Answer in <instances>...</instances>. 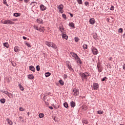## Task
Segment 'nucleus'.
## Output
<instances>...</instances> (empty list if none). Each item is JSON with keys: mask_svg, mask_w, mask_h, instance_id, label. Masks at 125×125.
<instances>
[{"mask_svg": "<svg viewBox=\"0 0 125 125\" xmlns=\"http://www.w3.org/2000/svg\"><path fill=\"white\" fill-rule=\"evenodd\" d=\"M62 18L64 19L65 20H66V19H67V17L66 16V15L65 14H62Z\"/></svg>", "mask_w": 125, "mask_h": 125, "instance_id": "41", "label": "nucleus"}, {"mask_svg": "<svg viewBox=\"0 0 125 125\" xmlns=\"http://www.w3.org/2000/svg\"><path fill=\"white\" fill-rule=\"evenodd\" d=\"M40 9L42 11H44L46 9V7L43 4L40 5Z\"/></svg>", "mask_w": 125, "mask_h": 125, "instance_id": "12", "label": "nucleus"}, {"mask_svg": "<svg viewBox=\"0 0 125 125\" xmlns=\"http://www.w3.org/2000/svg\"><path fill=\"white\" fill-rule=\"evenodd\" d=\"M20 15H21V14L20 13H15L13 14V16H15V17H19V16H20Z\"/></svg>", "mask_w": 125, "mask_h": 125, "instance_id": "23", "label": "nucleus"}, {"mask_svg": "<svg viewBox=\"0 0 125 125\" xmlns=\"http://www.w3.org/2000/svg\"><path fill=\"white\" fill-rule=\"evenodd\" d=\"M14 50L15 52H19L20 51V47L18 46H16L14 48Z\"/></svg>", "mask_w": 125, "mask_h": 125, "instance_id": "11", "label": "nucleus"}, {"mask_svg": "<svg viewBox=\"0 0 125 125\" xmlns=\"http://www.w3.org/2000/svg\"><path fill=\"white\" fill-rule=\"evenodd\" d=\"M3 0V4H6V0Z\"/></svg>", "mask_w": 125, "mask_h": 125, "instance_id": "55", "label": "nucleus"}, {"mask_svg": "<svg viewBox=\"0 0 125 125\" xmlns=\"http://www.w3.org/2000/svg\"><path fill=\"white\" fill-rule=\"evenodd\" d=\"M84 4L85 6H89V2H88V1H85Z\"/></svg>", "mask_w": 125, "mask_h": 125, "instance_id": "42", "label": "nucleus"}, {"mask_svg": "<svg viewBox=\"0 0 125 125\" xmlns=\"http://www.w3.org/2000/svg\"><path fill=\"white\" fill-rule=\"evenodd\" d=\"M93 87L94 90H97L99 88V84L98 83H93Z\"/></svg>", "mask_w": 125, "mask_h": 125, "instance_id": "6", "label": "nucleus"}, {"mask_svg": "<svg viewBox=\"0 0 125 125\" xmlns=\"http://www.w3.org/2000/svg\"><path fill=\"white\" fill-rule=\"evenodd\" d=\"M123 37L124 39H125V33L124 34H123Z\"/></svg>", "mask_w": 125, "mask_h": 125, "instance_id": "62", "label": "nucleus"}, {"mask_svg": "<svg viewBox=\"0 0 125 125\" xmlns=\"http://www.w3.org/2000/svg\"><path fill=\"white\" fill-rule=\"evenodd\" d=\"M3 45L5 46V47H6V48H8V47H9V44L7 42L3 43Z\"/></svg>", "mask_w": 125, "mask_h": 125, "instance_id": "22", "label": "nucleus"}, {"mask_svg": "<svg viewBox=\"0 0 125 125\" xmlns=\"http://www.w3.org/2000/svg\"><path fill=\"white\" fill-rule=\"evenodd\" d=\"M29 70H30V71H32V72H35L36 68H35V67H34V66L30 65V66H29Z\"/></svg>", "mask_w": 125, "mask_h": 125, "instance_id": "16", "label": "nucleus"}, {"mask_svg": "<svg viewBox=\"0 0 125 125\" xmlns=\"http://www.w3.org/2000/svg\"><path fill=\"white\" fill-rule=\"evenodd\" d=\"M69 26L71 28H75V24L73 22L69 23Z\"/></svg>", "mask_w": 125, "mask_h": 125, "instance_id": "31", "label": "nucleus"}, {"mask_svg": "<svg viewBox=\"0 0 125 125\" xmlns=\"http://www.w3.org/2000/svg\"><path fill=\"white\" fill-rule=\"evenodd\" d=\"M36 70L38 72H40V70H41V68H40V65L36 66Z\"/></svg>", "mask_w": 125, "mask_h": 125, "instance_id": "38", "label": "nucleus"}, {"mask_svg": "<svg viewBox=\"0 0 125 125\" xmlns=\"http://www.w3.org/2000/svg\"><path fill=\"white\" fill-rule=\"evenodd\" d=\"M68 14H69L70 15L71 17H74V14H73L70 12L68 13Z\"/></svg>", "mask_w": 125, "mask_h": 125, "instance_id": "52", "label": "nucleus"}, {"mask_svg": "<svg viewBox=\"0 0 125 125\" xmlns=\"http://www.w3.org/2000/svg\"><path fill=\"white\" fill-rule=\"evenodd\" d=\"M97 112L98 114H99V115H102V114H103V111L99 110Z\"/></svg>", "mask_w": 125, "mask_h": 125, "instance_id": "44", "label": "nucleus"}, {"mask_svg": "<svg viewBox=\"0 0 125 125\" xmlns=\"http://www.w3.org/2000/svg\"><path fill=\"white\" fill-rule=\"evenodd\" d=\"M79 75L82 78L83 81V80H86V79H87L86 78V74L85 72H84V73L80 72L79 73Z\"/></svg>", "mask_w": 125, "mask_h": 125, "instance_id": "4", "label": "nucleus"}, {"mask_svg": "<svg viewBox=\"0 0 125 125\" xmlns=\"http://www.w3.org/2000/svg\"><path fill=\"white\" fill-rule=\"evenodd\" d=\"M45 103L46 105H49V103H46V102H45Z\"/></svg>", "mask_w": 125, "mask_h": 125, "instance_id": "61", "label": "nucleus"}, {"mask_svg": "<svg viewBox=\"0 0 125 125\" xmlns=\"http://www.w3.org/2000/svg\"><path fill=\"white\" fill-rule=\"evenodd\" d=\"M59 83L61 84V85H64V81H62V80H59Z\"/></svg>", "mask_w": 125, "mask_h": 125, "instance_id": "33", "label": "nucleus"}, {"mask_svg": "<svg viewBox=\"0 0 125 125\" xmlns=\"http://www.w3.org/2000/svg\"><path fill=\"white\" fill-rule=\"evenodd\" d=\"M1 23L6 25H13V24H14V22L11 21V20H3L1 21Z\"/></svg>", "mask_w": 125, "mask_h": 125, "instance_id": "1", "label": "nucleus"}, {"mask_svg": "<svg viewBox=\"0 0 125 125\" xmlns=\"http://www.w3.org/2000/svg\"><path fill=\"white\" fill-rule=\"evenodd\" d=\"M97 67L98 68V71L99 73H101V72H102V71H103V69L102 68V65H101V63H100V62H98L97 63Z\"/></svg>", "mask_w": 125, "mask_h": 125, "instance_id": "2", "label": "nucleus"}, {"mask_svg": "<svg viewBox=\"0 0 125 125\" xmlns=\"http://www.w3.org/2000/svg\"><path fill=\"white\" fill-rule=\"evenodd\" d=\"M63 8H64V5L62 4H61L58 6V9L61 13H63V12H62Z\"/></svg>", "mask_w": 125, "mask_h": 125, "instance_id": "7", "label": "nucleus"}, {"mask_svg": "<svg viewBox=\"0 0 125 125\" xmlns=\"http://www.w3.org/2000/svg\"><path fill=\"white\" fill-rule=\"evenodd\" d=\"M50 75H51V73H50V72H47L45 73V76L46 77V78H48V77H49Z\"/></svg>", "mask_w": 125, "mask_h": 125, "instance_id": "32", "label": "nucleus"}, {"mask_svg": "<svg viewBox=\"0 0 125 125\" xmlns=\"http://www.w3.org/2000/svg\"><path fill=\"white\" fill-rule=\"evenodd\" d=\"M70 54H71L72 57H74L75 59H76V58L79 56L77 54L74 52H71Z\"/></svg>", "mask_w": 125, "mask_h": 125, "instance_id": "15", "label": "nucleus"}, {"mask_svg": "<svg viewBox=\"0 0 125 125\" xmlns=\"http://www.w3.org/2000/svg\"><path fill=\"white\" fill-rule=\"evenodd\" d=\"M76 60H78L80 64H83V62H82V60H81V59L79 56L76 59Z\"/></svg>", "mask_w": 125, "mask_h": 125, "instance_id": "26", "label": "nucleus"}, {"mask_svg": "<svg viewBox=\"0 0 125 125\" xmlns=\"http://www.w3.org/2000/svg\"><path fill=\"white\" fill-rule=\"evenodd\" d=\"M63 78L64 79H67L68 78V76H67V74H64Z\"/></svg>", "mask_w": 125, "mask_h": 125, "instance_id": "51", "label": "nucleus"}, {"mask_svg": "<svg viewBox=\"0 0 125 125\" xmlns=\"http://www.w3.org/2000/svg\"><path fill=\"white\" fill-rule=\"evenodd\" d=\"M72 91L74 96H78L79 95V89L74 88L73 89Z\"/></svg>", "mask_w": 125, "mask_h": 125, "instance_id": "3", "label": "nucleus"}, {"mask_svg": "<svg viewBox=\"0 0 125 125\" xmlns=\"http://www.w3.org/2000/svg\"><path fill=\"white\" fill-rule=\"evenodd\" d=\"M8 91H4L3 92V93H4L5 94H6V95H7V94H8Z\"/></svg>", "mask_w": 125, "mask_h": 125, "instance_id": "50", "label": "nucleus"}, {"mask_svg": "<svg viewBox=\"0 0 125 125\" xmlns=\"http://www.w3.org/2000/svg\"><path fill=\"white\" fill-rule=\"evenodd\" d=\"M92 51L94 55H97V54H98V50H97V49L95 48H93L92 49Z\"/></svg>", "mask_w": 125, "mask_h": 125, "instance_id": "8", "label": "nucleus"}, {"mask_svg": "<svg viewBox=\"0 0 125 125\" xmlns=\"http://www.w3.org/2000/svg\"><path fill=\"white\" fill-rule=\"evenodd\" d=\"M46 45H47L49 47L51 46V42H46Z\"/></svg>", "mask_w": 125, "mask_h": 125, "instance_id": "35", "label": "nucleus"}, {"mask_svg": "<svg viewBox=\"0 0 125 125\" xmlns=\"http://www.w3.org/2000/svg\"><path fill=\"white\" fill-rule=\"evenodd\" d=\"M63 106L64 108H68L69 107V104H68V103L65 102L63 103Z\"/></svg>", "mask_w": 125, "mask_h": 125, "instance_id": "25", "label": "nucleus"}, {"mask_svg": "<svg viewBox=\"0 0 125 125\" xmlns=\"http://www.w3.org/2000/svg\"><path fill=\"white\" fill-rule=\"evenodd\" d=\"M123 70H125V64H124L123 66Z\"/></svg>", "mask_w": 125, "mask_h": 125, "instance_id": "58", "label": "nucleus"}, {"mask_svg": "<svg viewBox=\"0 0 125 125\" xmlns=\"http://www.w3.org/2000/svg\"><path fill=\"white\" fill-rule=\"evenodd\" d=\"M6 121H7L8 125H13V123L12 122V121L10 120L9 118H7Z\"/></svg>", "mask_w": 125, "mask_h": 125, "instance_id": "18", "label": "nucleus"}, {"mask_svg": "<svg viewBox=\"0 0 125 125\" xmlns=\"http://www.w3.org/2000/svg\"><path fill=\"white\" fill-rule=\"evenodd\" d=\"M70 106L72 107V108H74L76 106V103H75L74 101H71L70 102Z\"/></svg>", "mask_w": 125, "mask_h": 125, "instance_id": "17", "label": "nucleus"}, {"mask_svg": "<svg viewBox=\"0 0 125 125\" xmlns=\"http://www.w3.org/2000/svg\"><path fill=\"white\" fill-rule=\"evenodd\" d=\"M25 44L28 47H31V45L30 44V43H28V42H25Z\"/></svg>", "mask_w": 125, "mask_h": 125, "instance_id": "37", "label": "nucleus"}, {"mask_svg": "<svg viewBox=\"0 0 125 125\" xmlns=\"http://www.w3.org/2000/svg\"><path fill=\"white\" fill-rule=\"evenodd\" d=\"M77 1L79 4H83V0H77Z\"/></svg>", "mask_w": 125, "mask_h": 125, "instance_id": "43", "label": "nucleus"}, {"mask_svg": "<svg viewBox=\"0 0 125 125\" xmlns=\"http://www.w3.org/2000/svg\"><path fill=\"white\" fill-rule=\"evenodd\" d=\"M38 31L42 33H44V31H45V29H44V27L40 26L38 29Z\"/></svg>", "mask_w": 125, "mask_h": 125, "instance_id": "9", "label": "nucleus"}, {"mask_svg": "<svg viewBox=\"0 0 125 125\" xmlns=\"http://www.w3.org/2000/svg\"><path fill=\"white\" fill-rule=\"evenodd\" d=\"M62 39H64V40H68V36L65 34H62Z\"/></svg>", "mask_w": 125, "mask_h": 125, "instance_id": "20", "label": "nucleus"}, {"mask_svg": "<svg viewBox=\"0 0 125 125\" xmlns=\"http://www.w3.org/2000/svg\"><path fill=\"white\" fill-rule=\"evenodd\" d=\"M74 40L76 42H79V38L78 37H75Z\"/></svg>", "mask_w": 125, "mask_h": 125, "instance_id": "46", "label": "nucleus"}, {"mask_svg": "<svg viewBox=\"0 0 125 125\" xmlns=\"http://www.w3.org/2000/svg\"><path fill=\"white\" fill-rule=\"evenodd\" d=\"M85 74H86V77H89V76H90V73H89L88 72H85Z\"/></svg>", "mask_w": 125, "mask_h": 125, "instance_id": "48", "label": "nucleus"}, {"mask_svg": "<svg viewBox=\"0 0 125 125\" xmlns=\"http://www.w3.org/2000/svg\"><path fill=\"white\" fill-rule=\"evenodd\" d=\"M0 102L2 104H4L5 103V99H2L0 100Z\"/></svg>", "mask_w": 125, "mask_h": 125, "instance_id": "34", "label": "nucleus"}, {"mask_svg": "<svg viewBox=\"0 0 125 125\" xmlns=\"http://www.w3.org/2000/svg\"><path fill=\"white\" fill-rule=\"evenodd\" d=\"M60 30H61V31L62 32V31L61 30H64V28H63L60 27Z\"/></svg>", "mask_w": 125, "mask_h": 125, "instance_id": "60", "label": "nucleus"}, {"mask_svg": "<svg viewBox=\"0 0 125 125\" xmlns=\"http://www.w3.org/2000/svg\"><path fill=\"white\" fill-rule=\"evenodd\" d=\"M106 80H108V78L106 77H104V78L101 79V82H104V81H106Z\"/></svg>", "mask_w": 125, "mask_h": 125, "instance_id": "39", "label": "nucleus"}, {"mask_svg": "<svg viewBox=\"0 0 125 125\" xmlns=\"http://www.w3.org/2000/svg\"><path fill=\"white\" fill-rule=\"evenodd\" d=\"M89 23L91 25H94V23H95V20H94V18H91L89 20Z\"/></svg>", "mask_w": 125, "mask_h": 125, "instance_id": "13", "label": "nucleus"}, {"mask_svg": "<svg viewBox=\"0 0 125 125\" xmlns=\"http://www.w3.org/2000/svg\"><path fill=\"white\" fill-rule=\"evenodd\" d=\"M19 86L20 89H21V91H24V87H23V86L21 85L20 83L19 84Z\"/></svg>", "mask_w": 125, "mask_h": 125, "instance_id": "28", "label": "nucleus"}, {"mask_svg": "<svg viewBox=\"0 0 125 125\" xmlns=\"http://www.w3.org/2000/svg\"><path fill=\"white\" fill-rule=\"evenodd\" d=\"M49 109H50L51 110H53V107L52 106H49Z\"/></svg>", "mask_w": 125, "mask_h": 125, "instance_id": "57", "label": "nucleus"}, {"mask_svg": "<svg viewBox=\"0 0 125 125\" xmlns=\"http://www.w3.org/2000/svg\"><path fill=\"white\" fill-rule=\"evenodd\" d=\"M36 21L38 24H43V20L41 18L37 19Z\"/></svg>", "mask_w": 125, "mask_h": 125, "instance_id": "10", "label": "nucleus"}, {"mask_svg": "<svg viewBox=\"0 0 125 125\" xmlns=\"http://www.w3.org/2000/svg\"><path fill=\"white\" fill-rule=\"evenodd\" d=\"M24 2L28 3L30 1V0H24Z\"/></svg>", "mask_w": 125, "mask_h": 125, "instance_id": "53", "label": "nucleus"}, {"mask_svg": "<svg viewBox=\"0 0 125 125\" xmlns=\"http://www.w3.org/2000/svg\"><path fill=\"white\" fill-rule=\"evenodd\" d=\"M51 47H52V48H54L55 49H56L57 48V46H56V45H55V44L53 43V42H52Z\"/></svg>", "mask_w": 125, "mask_h": 125, "instance_id": "29", "label": "nucleus"}, {"mask_svg": "<svg viewBox=\"0 0 125 125\" xmlns=\"http://www.w3.org/2000/svg\"><path fill=\"white\" fill-rule=\"evenodd\" d=\"M33 28L34 29H35V30H37V31H39V25H34L33 26Z\"/></svg>", "mask_w": 125, "mask_h": 125, "instance_id": "24", "label": "nucleus"}, {"mask_svg": "<svg viewBox=\"0 0 125 125\" xmlns=\"http://www.w3.org/2000/svg\"><path fill=\"white\" fill-rule=\"evenodd\" d=\"M45 99V96H44L43 97V100H44Z\"/></svg>", "mask_w": 125, "mask_h": 125, "instance_id": "64", "label": "nucleus"}, {"mask_svg": "<svg viewBox=\"0 0 125 125\" xmlns=\"http://www.w3.org/2000/svg\"><path fill=\"white\" fill-rule=\"evenodd\" d=\"M7 95L9 97V98H11V96H12V94L9 92Z\"/></svg>", "mask_w": 125, "mask_h": 125, "instance_id": "47", "label": "nucleus"}, {"mask_svg": "<svg viewBox=\"0 0 125 125\" xmlns=\"http://www.w3.org/2000/svg\"><path fill=\"white\" fill-rule=\"evenodd\" d=\"M110 10H114V6H111L110 8Z\"/></svg>", "mask_w": 125, "mask_h": 125, "instance_id": "54", "label": "nucleus"}, {"mask_svg": "<svg viewBox=\"0 0 125 125\" xmlns=\"http://www.w3.org/2000/svg\"><path fill=\"white\" fill-rule=\"evenodd\" d=\"M52 119L53 120H54L55 123H58L59 120H58V117H57V116H53Z\"/></svg>", "mask_w": 125, "mask_h": 125, "instance_id": "19", "label": "nucleus"}, {"mask_svg": "<svg viewBox=\"0 0 125 125\" xmlns=\"http://www.w3.org/2000/svg\"><path fill=\"white\" fill-rule=\"evenodd\" d=\"M123 28H119V33H123Z\"/></svg>", "mask_w": 125, "mask_h": 125, "instance_id": "49", "label": "nucleus"}, {"mask_svg": "<svg viewBox=\"0 0 125 125\" xmlns=\"http://www.w3.org/2000/svg\"><path fill=\"white\" fill-rule=\"evenodd\" d=\"M50 94H51V93H50V92H48L47 93V95H50Z\"/></svg>", "mask_w": 125, "mask_h": 125, "instance_id": "63", "label": "nucleus"}, {"mask_svg": "<svg viewBox=\"0 0 125 125\" xmlns=\"http://www.w3.org/2000/svg\"><path fill=\"white\" fill-rule=\"evenodd\" d=\"M112 59H113V58L110 57L109 59V61H111Z\"/></svg>", "mask_w": 125, "mask_h": 125, "instance_id": "59", "label": "nucleus"}, {"mask_svg": "<svg viewBox=\"0 0 125 125\" xmlns=\"http://www.w3.org/2000/svg\"><path fill=\"white\" fill-rule=\"evenodd\" d=\"M83 49H87V44H85L83 45Z\"/></svg>", "mask_w": 125, "mask_h": 125, "instance_id": "40", "label": "nucleus"}, {"mask_svg": "<svg viewBox=\"0 0 125 125\" xmlns=\"http://www.w3.org/2000/svg\"><path fill=\"white\" fill-rule=\"evenodd\" d=\"M30 4L31 5H32V6H36V5L38 4V3H37V2L33 1V2H32L30 3Z\"/></svg>", "mask_w": 125, "mask_h": 125, "instance_id": "27", "label": "nucleus"}, {"mask_svg": "<svg viewBox=\"0 0 125 125\" xmlns=\"http://www.w3.org/2000/svg\"><path fill=\"white\" fill-rule=\"evenodd\" d=\"M19 110L21 112H23V111H25V109H23V107H20L19 108Z\"/></svg>", "mask_w": 125, "mask_h": 125, "instance_id": "45", "label": "nucleus"}, {"mask_svg": "<svg viewBox=\"0 0 125 125\" xmlns=\"http://www.w3.org/2000/svg\"><path fill=\"white\" fill-rule=\"evenodd\" d=\"M39 117L40 118V119H41V118H43V117H44V114H43V113H40L39 114Z\"/></svg>", "mask_w": 125, "mask_h": 125, "instance_id": "30", "label": "nucleus"}, {"mask_svg": "<svg viewBox=\"0 0 125 125\" xmlns=\"http://www.w3.org/2000/svg\"><path fill=\"white\" fill-rule=\"evenodd\" d=\"M93 39H94V40H97V33H94L93 34Z\"/></svg>", "mask_w": 125, "mask_h": 125, "instance_id": "21", "label": "nucleus"}, {"mask_svg": "<svg viewBox=\"0 0 125 125\" xmlns=\"http://www.w3.org/2000/svg\"><path fill=\"white\" fill-rule=\"evenodd\" d=\"M69 63H70V62L66 61V67H67L68 69L72 72V73H74V69H73V68H72V66L70 64H69Z\"/></svg>", "mask_w": 125, "mask_h": 125, "instance_id": "5", "label": "nucleus"}, {"mask_svg": "<svg viewBox=\"0 0 125 125\" xmlns=\"http://www.w3.org/2000/svg\"><path fill=\"white\" fill-rule=\"evenodd\" d=\"M27 78L29 80H34L35 79V77H34V75L33 74H29L27 75Z\"/></svg>", "mask_w": 125, "mask_h": 125, "instance_id": "14", "label": "nucleus"}, {"mask_svg": "<svg viewBox=\"0 0 125 125\" xmlns=\"http://www.w3.org/2000/svg\"><path fill=\"white\" fill-rule=\"evenodd\" d=\"M20 121L21 122V123H23L24 122V118L21 116L19 117Z\"/></svg>", "mask_w": 125, "mask_h": 125, "instance_id": "36", "label": "nucleus"}, {"mask_svg": "<svg viewBox=\"0 0 125 125\" xmlns=\"http://www.w3.org/2000/svg\"><path fill=\"white\" fill-rule=\"evenodd\" d=\"M22 39H23V40H27V37H25V36H23V37H22Z\"/></svg>", "mask_w": 125, "mask_h": 125, "instance_id": "56", "label": "nucleus"}]
</instances>
